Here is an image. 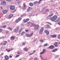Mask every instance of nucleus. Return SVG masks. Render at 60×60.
<instances>
[{"instance_id": "052dcab7", "label": "nucleus", "mask_w": 60, "mask_h": 60, "mask_svg": "<svg viewBox=\"0 0 60 60\" xmlns=\"http://www.w3.org/2000/svg\"><path fill=\"white\" fill-rule=\"evenodd\" d=\"M30 8H31L30 7H29V8H28V9H30Z\"/></svg>"}, {"instance_id": "9b49d317", "label": "nucleus", "mask_w": 60, "mask_h": 60, "mask_svg": "<svg viewBox=\"0 0 60 60\" xmlns=\"http://www.w3.org/2000/svg\"><path fill=\"white\" fill-rule=\"evenodd\" d=\"M58 44V43H57V42H55L54 43V45L55 46V47H58V45H57Z\"/></svg>"}, {"instance_id": "49530a36", "label": "nucleus", "mask_w": 60, "mask_h": 60, "mask_svg": "<svg viewBox=\"0 0 60 60\" xmlns=\"http://www.w3.org/2000/svg\"><path fill=\"white\" fill-rule=\"evenodd\" d=\"M33 54H34V53L33 52L32 53H31L29 55L30 56V55H33Z\"/></svg>"}, {"instance_id": "8fccbe9b", "label": "nucleus", "mask_w": 60, "mask_h": 60, "mask_svg": "<svg viewBox=\"0 0 60 60\" xmlns=\"http://www.w3.org/2000/svg\"><path fill=\"white\" fill-rule=\"evenodd\" d=\"M40 41H41V42H42L43 41V40L41 39L40 40Z\"/></svg>"}, {"instance_id": "f704fd0d", "label": "nucleus", "mask_w": 60, "mask_h": 60, "mask_svg": "<svg viewBox=\"0 0 60 60\" xmlns=\"http://www.w3.org/2000/svg\"><path fill=\"white\" fill-rule=\"evenodd\" d=\"M6 25L3 26L2 27L3 28H6Z\"/></svg>"}, {"instance_id": "680f3d73", "label": "nucleus", "mask_w": 60, "mask_h": 60, "mask_svg": "<svg viewBox=\"0 0 60 60\" xmlns=\"http://www.w3.org/2000/svg\"><path fill=\"white\" fill-rule=\"evenodd\" d=\"M49 25H51V24L50 22L49 23Z\"/></svg>"}, {"instance_id": "20e7f679", "label": "nucleus", "mask_w": 60, "mask_h": 60, "mask_svg": "<svg viewBox=\"0 0 60 60\" xmlns=\"http://www.w3.org/2000/svg\"><path fill=\"white\" fill-rule=\"evenodd\" d=\"M33 33H32L30 34H26V36H27V37H31V36H33Z\"/></svg>"}, {"instance_id": "473e14b6", "label": "nucleus", "mask_w": 60, "mask_h": 60, "mask_svg": "<svg viewBox=\"0 0 60 60\" xmlns=\"http://www.w3.org/2000/svg\"><path fill=\"white\" fill-rule=\"evenodd\" d=\"M38 59V58L37 57H35L34 59V60H37Z\"/></svg>"}, {"instance_id": "0e129e2a", "label": "nucleus", "mask_w": 60, "mask_h": 60, "mask_svg": "<svg viewBox=\"0 0 60 60\" xmlns=\"http://www.w3.org/2000/svg\"><path fill=\"white\" fill-rule=\"evenodd\" d=\"M50 22H47V23H48V24H49V23Z\"/></svg>"}, {"instance_id": "e433bc0d", "label": "nucleus", "mask_w": 60, "mask_h": 60, "mask_svg": "<svg viewBox=\"0 0 60 60\" xmlns=\"http://www.w3.org/2000/svg\"><path fill=\"white\" fill-rule=\"evenodd\" d=\"M19 55H17L15 57H19Z\"/></svg>"}, {"instance_id": "4d7b16f0", "label": "nucleus", "mask_w": 60, "mask_h": 60, "mask_svg": "<svg viewBox=\"0 0 60 60\" xmlns=\"http://www.w3.org/2000/svg\"><path fill=\"white\" fill-rule=\"evenodd\" d=\"M0 8L1 10H2V9H3V8H2V7H0Z\"/></svg>"}, {"instance_id": "a211bd4d", "label": "nucleus", "mask_w": 60, "mask_h": 60, "mask_svg": "<svg viewBox=\"0 0 60 60\" xmlns=\"http://www.w3.org/2000/svg\"><path fill=\"white\" fill-rule=\"evenodd\" d=\"M46 27L48 28H50V26L49 25H46Z\"/></svg>"}, {"instance_id": "f3484780", "label": "nucleus", "mask_w": 60, "mask_h": 60, "mask_svg": "<svg viewBox=\"0 0 60 60\" xmlns=\"http://www.w3.org/2000/svg\"><path fill=\"white\" fill-rule=\"evenodd\" d=\"M13 16V15L12 14H10L9 16L8 17V19H11L12 17V16Z\"/></svg>"}, {"instance_id": "e2e57ef3", "label": "nucleus", "mask_w": 60, "mask_h": 60, "mask_svg": "<svg viewBox=\"0 0 60 60\" xmlns=\"http://www.w3.org/2000/svg\"><path fill=\"white\" fill-rule=\"evenodd\" d=\"M1 45H3V43H1Z\"/></svg>"}, {"instance_id": "2eb2a0df", "label": "nucleus", "mask_w": 60, "mask_h": 60, "mask_svg": "<svg viewBox=\"0 0 60 60\" xmlns=\"http://www.w3.org/2000/svg\"><path fill=\"white\" fill-rule=\"evenodd\" d=\"M51 37H52V38H55V37H56V35H51Z\"/></svg>"}, {"instance_id": "4468645a", "label": "nucleus", "mask_w": 60, "mask_h": 60, "mask_svg": "<svg viewBox=\"0 0 60 60\" xmlns=\"http://www.w3.org/2000/svg\"><path fill=\"white\" fill-rule=\"evenodd\" d=\"M57 50V49H54L52 51V52H56Z\"/></svg>"}, {"instance_id": "f8f14e48", "label": "nucleus", "mask_w": 60, "mask_h": 60, "mask_svg": "<svg viewBox=\"0 0 60 60\" xmlns=\"http://www.w3.org/2000/svg\"><path fill=\"white\" fill-rule=\"evenodd\" d=\"M16 37H14L13 36H12L10 38V39L12 41L13 40H14V39H15V38Z\"/></svg>"}, {"instance_id": "ea45409f", "label": "nucleus", "mask_w": 60, "mask_h": 60, "mask_svg": "<svg viewBox=\"0 0 60 60\" xmlns=\"http://www.w3.org/2000/svg\"><path fill=\"white\" fill-rule=\"evenodd\" d=\"M7 1H8V2H11V0H6Z\"/></svg>"}, {"instance_id": "39448f33", "label": "nucleus", "mask_w": 60, "mask_h": 60, "mask_svg": "<svg viewBox=\"0 0 60 60\" xmlns=\"http://www.w3.org/2000/svg\"><path fill=\"white\" fill-rule=\"evenodd\" d=\"M43 29H44L43 27H42L39 31V33L40 34H41L42 33Z\"/></svg>"}, {"instance_id": "9d476101", "label": "nucleus", "mask_w": 60, "mask_h": 60, "mask_svg": "<svg viewBox=\"0 0 60 60\" xmlns=\"http://www.w3.org/2000/svg\"><path fill=\"white\" fill-rule=\"evenodd\" d=\"M55 48V46L53 45H51L49 47V48H50V49H54Z\"/></svg>"}, {"instance_id": "c85d7f7f", "label": "nucleus", "mask_w": 60, "mask_h": 60, "mask_svg": "<svg viewBox=\"0 0 60 60\" xmlns=\"http://www.w3.org/2000/svg\"><path fill=\"white\" fill-rule=\"evenodd\" d=\"M23 7H24V8H25V7H26V4H25V3L23 4Z\"/></svg>"}, {"instance_id": "de8ad7c7", "label": "nucleus", "mask_w": 60, "mask_h": 60, "mask_svg": "<svg viewBox=\"0 0 60 60\" xmlns=\"http://www.w3.org/2000/svg\"><path fill=\"white\" fill-rule=\"evenodd\" d=\"M9 57L10 58H11L12 57V56L11 55H10L9 56Z\"/></svg>"}, {"instance_id": "4be33fe9", "label": "nucleus", "mask_w": 60, "mask_h": 60, "mask_svg": "<svg viewBox=\"0 0 60 60\" xmlns=\"http://www.w3.org/2000/svg\"><path fill=\"white\" fill-rule=\"evenodd\" d=\"M29 4L30 6H33V3H29Z\"/></svg>"}, {"instance_id": "6e6552de", "label": "nucleus", "mask_w": 60, "mask_h": 60, "mask_svg": "<svg viewBox=\"0 0 60 60\" xmlns=\"http://www.w3.org/2000/svg\"><path fill=\"white\" fill-rule=\"evenodd\" d=\"M45 33H46V34L47 35H49V32L48 30H46L45 31H44Z\"/></svg>"}, {"instance_id": "37998d69", "label": "nucleus", "mask_w": 60, "mask_h": 60, "mask_svg": "<svg viewBox=\"0 0 60 60\" xmlns=\"http://www.w3.org/2000/svg\"><path fill=\"white\" fill-rule=\"evenodd\" d=\"M27 12L28 11H29V9L28 8L27 10Z\"/></svg>"}, {"instance_id": "412c9836", "label": "nucleus", "mask_w": 60, "mask_h": 60, "mask_svg": "<svg viewBox=\"0 0 60 60\" xmlns=\"http://www.w3.org/2000/svg\"><path fill=\"white\" fill-rule=\"evenodd\" d=\"M25 34V31H23L21 33V35H23Z\"/></svg>"}, {"instance_id": "bb28decb", "label": "nucleus", "mask_w": 60, "mask_h": 60, "mask_svg": "<svg viewBox=\"0 0 60 60\" xmlns=\"http://www.w3.org/2000/svg\"><path fill=\"white\" fill-rule=\"evenodd\" d=\"M53 13H52L51 14V15H49V17H51L52 15H53Z\"/></svg>"}, {"instance_id": "69168bd1", "label": "nucleus", "mask_w": 60, "mask_h": 60, "mask_svg": "<svg viewBox=\"0 0 60 60\" xmlns=\"http://www.w3.org/2000/svg\"><path fill=\"white\" fill-rule=\"evenodd\" d=\"M3 54H4V53H2L1 54V55H3Z\"/></svg>"}, {"instance_id": "72a5a7b5", "label": "nucleus", "mask_w": 60, "mask_h": 60, "mask_svg": "<svg viewBox=\"0 0 60 60\" xmlns=\"http://www.w3.org/2000/svg\"><path fill=\"white\" fill-rule=\"evenodd\" d=\"M38 3V2L37 1H35V2H34V4H37V3Z\"/></svg>"}, {"instance_id": "c03bdc74", "label": "nucleus", "mask_w": 60, "mask_h": 60, "mask_svg": "<svg viewBox=\"0 0 60 60\" xmlns=\"http://www.w3.org/2000/svg\"><path fill=\"white\" fill-rule=\"evenodd\" d=\"M36 52V50H34V52H33V54H34L35 52Z\"/></svg>"}, {"instance_id": "5701e85b", "label": "nucleus", "mask_w": 60, "mask_h": 60, "mask_svg": "<svg viewBox=\"0 0 60 60\" xmlns=\"http://www.w3.org/2000/svg\"><path fill=\"white\" fill-rule=\"evenodd\" d=\"M22 29H20L19 30V34H20V33H21V32L22 31Z\"/></svg>"}, {"instance_id": "bf43d9fd", "label": "nucleus", "mask_w": 60, "mask_h": 60, "mask_svg": "<svg viewBox=\"0 0 60 60\" xmlns=\"http://www.w3.org/2000/svg\"><path fill=\"white\" fill-rule=\"evenodd\" d=\"M13 49H12V48H11V50H13Z\"/></svg>"}, {"instance_id": "f03ea898", "label": "nucleus", "mask_w": 60, "mask_h": 60, "mask_svg": "<svg viewBox=\"0 0 60 60\" xmlns=\"http://www.w3.org/2000/svg\"><path fill=\"white\" fill-rule=\"evenodd\" d=\"M19 27L17 26L16 27V29H15L14 30V33H18L19 31Z\"/></svg>"}, {"instance_id": "5fc2aeb1", "label": "nucleus", "mask_w": 60, "mask_h": 60, "mask_svg": "<svg viewBox=\"0 0 60 60\" xmlns=\"http://www.w3.org/2000/svg\"><path fill=\"white\" fill-rule=\"evenodd\" d=\"M22 44H23V45H25V43H22Z\"/></svg>"}, {"instance_id": "cd10ccee", "label": "nucleus", "mask_w": 60, "mask_h": 60, "mask_svg": "<svg viewBox=\"0 0 60 60\" xmlns=\"http://www.w3.org/2000/svg\"><path fill=\"white\" fill-rule=\"evenodd\" d=\"M7 29L9 30H12V28L10 27H8L7 28Z\"/></svg>"}, {"instance_id": "6e6d98bb", "label": "nucleus", "mask_w": 60, "mask_h": 60, "mask_svg": "<svg viewBox=\"0 0 60 60\" xmlns=\"http://www.w3.org/2000/svg\"><path fill=\"white\" fill-rule=\"evenodd\" d=\"M31 25H32V26H33V25H34V23H32L31 24Z\"/></svg>"}, {"instance_id": "864d4df0", "label": "nucleus", "mask_w": 60, "mask_h": 60, "mask_svg": "<svg viewBox=\"0 0 60 60\" xmlns=\"http://www.w3.org/2000/svg\"><path fill=\"white\" fill-rule=\"evenodd\" d=\"M3 45H6V43H3Z\"/></svg>"}, {"instance_id": "1a4fd4ad", "label": "nucleus", "mask_w": 60, "mask_h": 60, "mask_svg": "<svg viewBox=\"0 0 60 60\" xmlns=\"http://www.w3.org/2000/svg\"><path fill=\"white\" fill-rule=\"evenodd\" d=\"M46 51V50L45 49H43V51L42 52H40V54H42L45 53Z\"/></svg>"}, {"instance_id": "0eeeda50", "label": "nucleus", "mask_w": 60, "mask_h": 60, "mask_svg": "<svg viewBox=\"0 0 60 60\" xmlns=\"http://www.w3.org/2000/svg\"><path fill=\"white\" fill-rule=\"evenodd\" d=\"M10 9L11 10H13L15 9V7L13 6H11L10 7Z\"/></svg>"}, {"instance_id": "f257e3e1", "label": "nucleus", "mask_w": 60, "mask_h": 60, "mask_svg": "<svg viewBox=\"0 0 60 60\" xmlns=\"http://www.w3.org/2000/svg\"><path fill=\"white\" fill-rule=\"evenodd\" d=\"M57 16L56 15H55L53 16L52 18H50V19L52 21H55L56 20V19H57Z\"/></svg>"}, {"instance_id": "423d86ee", "label": "nucleus", "mask_w": 60, "mask_h": 60, "mask_svg": "<svg viewBox=\"0 0 60 60\" xmlns=\"http://www.w3.org/2000/svg\"><path fill=\"white\" fill-rule=\"evenodd\" d=\"M1 5H6V2L5 1H4L3 2H2L1 3Z\"/></svg>"}, {"instance_id": "338daca9", "label": "nucleus", "mask_w": 60, "mask_h": 60, "mask_svg": "<svg viewBox=\"0 0 60 60\" xmlns=\"http://www.w3.org/2000/svg\"><path fill=\"white\" fill-rule=\"evenodd\" d=\"M21 17H23V15H21Z\"/></svg>"}, {"instance_id": "6ab92c4d", "label": "nucleus", "mask_w": 60, "mask_h": 60, "mask_svg": "<svg viewBox=\"0 0 60 60\" xmlns=\"http://www.w3.org/2000/svg\"><path fill=\"white\" fill-rule=\"evenodd\" d=\"M60 21V18H58L55 21V22H58V21Z\"/></svg>"}, {"instance_id": "c9c22d12", "label": "nucleus", "mask_w": 60, "mask_h": 60, "mask_svg": "<svg viewBox=\"0 0 60 60\" xmlns=\"http://www.w3.org/2000/svg\"><path fill=\"white\" fill-rule=\"evenodd\" d=\"M26 21H27V22L28 21H29V19H26Z\"/></svg>"}, {"instance_id": "dca6fc26", "label": "nucleus", "mask_w": 60, "mask_h": 60, "mask_svg": "<svg viewBox=\"0 0 60 60\" xmlns=\"http://www.w3.org/2000/svg\"><path fill=\"white\" fill-rule=\"evenodd\" d=\"M5 59L6 60H8L9 59V57L7 56H5Z\"/></svg>"}, {"instance_id": "aec40b11", "label": "nucleus", "mask_w": 60, "mask_h": 60, "mask_svg": "<svg viewBox=\"0 0 60 60\" xmlns=\"http://www.w3.org/2000/svg\"><path fill=\"white\" fill-rule=\"evenodd\" d=\"M24 49L25 51H27L28 50V49L26 48H24Z\"/></svg>"}, {"instance_id": "393cba45", "label": "nucleus", "mask_w": 60, "mask_h": 60, "mask_svg": "<svg viewBox=\"0 0 60 60\" xmlns=\"http://www.w3.org/2000/svg\"><path fill=\"white\" fill-rule=\"evenodd\" d=\"M15 22H16L17 23H18V22H19V20H18V19H17L15 20Z\"/></svg>"}, {"instance_id": "a878e982", "label": "nucleus", "mask_w": 60, "mask_h": 60, "mask_svg": "<svg viewBox=\"0 0 60 60\" xmlns=\"http://www.w3.org/2000/svg\"><path fill=\"white\" fill-rule=\"evenodd\" d=\"M23 21H24V23H26V22H27L26 19V20H25V19H24L23 20Z\"/></svg>"}, {"instance_id": "2f4dec72", "label": "nucleus", "mask_w": 60, "mask_h": 60, "mask_svg": "<svg viewBox=\"0 0 60 60\" xmlns=\"http://www.w3.org/2000/svg\"><path fill=\"white\" fill-rule=\"evenodd\" d=\"M18 19L19 21H20L21 19V18L20 17H19L18 18Z\"/></svg>"}, {"instance_id": "7ed1b4c3", "label": "nucleus", "mask_w": 60, "mask_h": 60, "mask_svg": "<svg viewBox=\"0 0 60 60\" xmlns=\"http://www.w3.org/2000/svg\"><path fill=\"white\" fill-rule=\"evenodd\" d=\"M34 29L35 30H37L38 29V28L39 27V25L38 24L37 25H34Z\"/></svg>"}, {"instance_id": "13d9d810", "label": "nucleus", "mask_w": 60, "mask_h": 60, "mask_svg": "<svg viewBox=\"0 0 60 60\" xmlns=\"http://www.w3.org/2000/svg\"><path fill=\"white\" fill-rule=\"evenodd\" d=\"M17 53L18 54H20V53H19V52H17Z\"/></svg>"}, {"instance_id": "09e8293b", "label": "nucleus", "mask_w": 60, "mask_h": 60, "mask_svg": "<svg viewBox=\"0 0 60 60\" xmlns=\"http://www.w3.org/2000/svg\"><path fill=\"white\" fill-rule=\"evenodd\" d=\"M10 49L8 50H7V52H10Z\"/></svg>"}, {"instance_id": "ddd939ff", "label": "nucleus", "mask_w": 60, "mask_h": 60, "mask_svg": "<svg viewBox=\"0 0 60 60\" xmlns=\"http://www.w3.org/2000/svg\"><path fill=\"white\" fill-rule=\"evenodd\" d=\"M3 12L4 14H5L7 12V10H4L3 11Z\"/></svg>"}, {"instance_id": "603ef678", "label": "nucleus", "mask_w": 60, "mask_h": 60, "mask_svg": "<svg viewBox=\"0 0 60 60\" xmlns=\"http://www.w3.org/2000/svg\"><path fill=\"white\" fill-rule=\"evenodd\" d=\"M6 34H8L9 33V31H7L6 32Z\"/></svg>"}, {"instance_id": "b1692460", "label": "nucleus", "mask_w": 60, "mask_h": 60, "mask_svg": "<svg viewBox=\"0 0 60 60\" xmlns=\"http://www.w3.org/2000/svg\"><path fill=\"white\" fill-rule=\"evenodd\" d=\"M57 38L58 39H60V34L58 35Z\"/></svg>"}, {"instance_id": "58836bf2", "label": "nucleus", "mask_w": 60, "mask_h": 60, "mask_svg": "<svg viewBox=\"0 0 60 60\" xmlns=\"http://www.w3.org/2000/svg\"><path fill=\"white\" fill-rule=\"evenodd\" d=\"M29 30H25V31L26 32H29Z\"/></svg>"}, {"instance_id": "a19ab883", "label": "nucleus", "mask_w": 60, "mask_h": 60, "mask_svg": "<svg viewBox=\"0 0 60 60\" xmlns=\"http://www.w3.org/2000/svg\"><path fill=\"white\" fill-rule=\"evenodd\" d=\"M2 32V30L1 29H0V32Z\"/></svg>"}, {"instance_id": "79ce46f5", "label": "nucleus", "mask_w": 60, "mask_h": 60, "mask_svg": "<svg viewBox=\"0 0 60 60\" xmlns=\"http://www.w3.org/2000/svg\"><path fill=\"white\" fill-rule=\"evenodd\" d=\"M42 0H39V2H38V4H40V2Z\"/></svg>"}, {"instance_id": "4c0bfd02", "label": "nucleus", "mask_w": 60, "mask_h": 60, "mask_svg": "<svg viewBox=\"0 0 60 60\" xmlns=\"http://www.w3.org/2000/svg\"><path fill=\"white\" fill-rule=\"evenodd\" d=\"M45 11H49V10L48 9H46L45 10Z\"/></svg>"}, {"instance_id": "774afa93", "label": "nucleus", "mask_w": 60, "mask_h": 60, "mask_svg": "<svg viewBox=\"0 0 60 60\" xmlns=\"http://www.w3.org/2000/svg\"><path fill=\"white\" fill-rule=\"evenodd\" d=\"M19 8H21V6H19Z\"/></svg>"}, {"instance_id": "a18cd8bd", "label": "nucleus", "mask_w": 60, "mask_h": 60, "mask_svg": "<svg viewBox=\"0 0 60 60\" xmlns=\"http://www.w3.org/2000/svg\"><path fill=\"white\" fill-rule=\"evenodd\" d=\"M58 24L59 25H60V22H59L58 23Z\"/></svg>"}, {"instance_id": "3c124183", "label": "nucleus", "mask_w": 60, "mask_h": 60, "mask_svg": "<svg viewBox=\"0 0 60 60\" xmlns=\"http://www.w3.org/2000/svg\"><path fill=\"white\" fill-rule=\"evenodd\" d=\"M4 42H5V43H7V41H4Z\"/></svg>"}, {"instance_id": "7c9ffc66", "label": "nucleus", "mask_w": 60, "mask_h": 60, "mask_svg": "<svg viewBox=\"0 0 60 60\" xmlns=\"http://www.w3.org/2000/svg\"><path fill=\"white\" fill-rule=\"evenodd\" d=\"M30 24V22H28L27 23V26H28H28H29V24Z\"/></svg>"}, {"instance_id": "c756f323", "label": "nucleus", "mask_w": 60, "mask_h": 60, "mask_svg": "<svg viewBox=\"0 0 60 60\" xmlns=\"http://www.w3.org/2000/svg\"><path fill=\"white\" fill-rule=\"evenodd\" d=\"M47 46H48V44H45L44 45V46H45V47Z\"/></svg>"}]
</instances>
